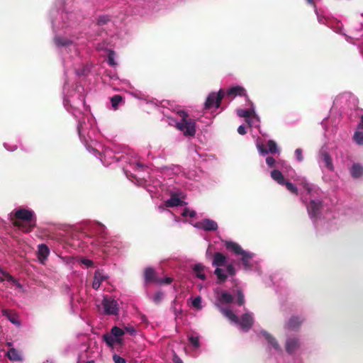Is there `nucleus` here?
Instances as JSON below:
<instances>
[{
    "label": "nucleus",
    "mask_w": 363,
    "mask_h": 363,
    "mask_svg": "<svg viewBox=\"0 0 363 363\" xmlns=\"http://www.w3.org/2000/svg\"><path fill=\"white\" fill-rule=\"evenodd\" d=\"M58 13L52 11V15ZM56 18L52 19V29L55 33L53 41L58 49H64L66 52L63 55L62 60L65 73L70 69H73L78 77L84 76L89 72L87 66L82 65L79 50L84 45V42L79 41V38L74 33L73 26L76 23V14L68 11H62L57 13Z\"/></svg>",
    "instance_id": "obj_1"
},
{
    "label": "nucleus",
    "mask_w": 363,
    "mask_h": 363,
    "mask_svg": "<svg viewBox=\"0 0 363 363\" xmlns=\"http://www.w3.org/2000/svg\"><path fill=\"white\" fill-rule=\"evenodd\" d=\"M215 296V305L219 308L223 315L232 323L237 325L242 332H247L251 328L253 323V316L250 313H245L241 320H239L230 309L225 308L224 305L233 302L234 298L229 292L216 288L213 290Z\"/></svg>",
    "instance_id": "obj_2"
},
{
    "label": "nucleus",
    "mask_w": 363,
    "mask_h": 363,
    "mask_svg": "<svg viewBox=\"0 0 363 363\" xmlns=\"http://www.w3.org/2000/svg\"><path fill=\"white\" fill-rule=\"evenodd\" d=\"M83 88L77 86L75 89H71L69 84L66 82L63 87V104L66 110L74 117L80 113V108L84 105V97L81 91Z\"/></svg>",
    "instance_id": "obj_3"
},
{
    "label": "nucleus",
    "mask_w": 363,
    "mask_h": 363,
    "mask_svg": "<svg viewBox=\"0 0 363 363\" xmlns=\"http://www.w3.org/2000/svg\"><path fill=\"white\" fill-rule=\"evenodd\" d=\"M225 246L241 261L245 271H259L260 266L259 262L255 259V254L243 250L239 244L233 241H225Z\"/></svg>",
    "instance_id": "obj_4"
},
{
    "label": "nucleus",
    "mask_w": 363,
    "mask_h": 363,
    "mask_svg": "<svg viewBox=\"0 0 363 363\" xmlns=\"http://www.w3.org/2000/svg\"><path fill=\"white\" fill-rule=\"evenodd\" d=\"M10 216L17 220H13V224L23 232H30L35 225V213L32 210L19 208L13 211Z\"/></svg>",
    "instance_id": "obj_5"
},
{
    "label": "nucleus",
    "mask_w": 363,
    "mask_h": 363,
    "mask_svg": "<svg viewBox=\"0 0 363 363\" xmlns=\"http://www.w3.org/2000/svg\"><path fill=\"white\" fill-rule=\"evenodd\" d=\"M301 200L306 204L308 216L315 224H318L322 220L330 219L331 213L328 212V208L324 206L320 201L311 199L308 203L307 199L303 194L301 196Z\"/></svg>",
    "instance_id": "obj_6"
},
{
    "label": "nucleus",
    "mask_w": 363,
    "mask_h": 363,
    "mask_svg": "<svg viewBox=\"0 0 363 363\" xmlns=\"http://www.w3.org/2000/svg\"><path fill=\"white\" fill-rule=\"evenodd\" d=\"M177 114L179 116L180 121H178L172 117H167V121L171 125H175L177 129L181 130L186 136H193L196 133V121L190 118L186 112L183 110L178 111Z\"/></svg>",
    "instance_id": "obj_7"
},
{
    "label": "nucleus",
    "mask_w": 363,
    "mask_h": 363,
    "mask_svg": "<svg viewBox=\"0 0 363 363\" xmlns=\"http://www.w3.org/2000/svg\"><path fill=\"white\" fill-rule=\"evenodd\" d=\"M77 131L80 140L84 143L86 147H91L88 144L89 140L92 141V135L96 132V122L91 115L84 116L82 119L79 120Z\"/></svg>",
    "instance_id": "obj_8"
},
{
    "label": "nucleus",
    "mask_w": 363,
    "mask_h": 363,
    "mask_svg": "<svg viewBox=\"0 0 363 363\" xmlns=\"http://www.w3.org/2000/svg\"><path fill=\"white\" fill-rule=\"evenodd\" d=\"M123 329L114 326L111 329L110 333L103 335L102 339L111 350L114 351L117 347H121L123 345Z\"/></svg>",
    "instance_id": "obj_9"
},
{
    "label": "nucleus",
    "mask_w": 363,
    "mask_h": 363,
    "mask_svg": "<svg viewBox=\"0 0 363 363\" xmlns=\"http://www.w3.org/2000/svg\"><path fill=\"white\" fill-rule=\"evenodd\" d=\"M251 107L247 109H238L237 114L240 118H245V121L248 125L252 128H259L260 124V119L255 112V108L252 103Z\"/></svg>",
    "instance_id": "obj_10"
},
{
    "label": "nucleus",
    "mask_w": 363,
    "mask_h": 363,
    "mask_svg": "<svg viewBox=\"0 0 363 363\" xmlns=\"http://www.w3.org/2000/svg\"><path fill=\"white\" fill-rule=\"evenodd\" d=\"M87 150L92 152L96 157H99L101 162L106 166L118 160L113 151L108 147H103L102 153L100 152L99 150L92 146L87 147Z\"/></svg>",
    "instance_id": "obj_11"
},
{
    "label": "nucleus",
    "mask_w": 363,
    "mask_h": 363,
    "mask_svg": "<svg viewBox=\"0 0 363 363\" xmlns=\"http://www.w3.org/2000/svg\"><path fill=\"white\" fill-rule=\"evenodd\" d=\"M223 96L224 92L222 90H220L218 93H211L206 100L204 109L211 112L214 111L220 106V101Z\"/></svg>",
    "instance_id": "obj_12"
},
{
    "label": "nucleus",
    "mask_w": 363,
    "mask_h": 363,
    "mask_svg": "<svg viewBox=\"0 0 363 363\" xmlns=\"http://www.w3.org/2000/svg\"><path fill=\"white\" fill-rule=\"evenodd\" d=\"M318 162L321 169L325 168L329 171L334 170L333 160L329 155L326 147L323 146L320 148L318 157Z\"/></svg>",
    "instance_id": "obj_13"
},
{
    "label": "nucleus",
    "mask_w": 363,
    "mask_h": 363,
    "mask_svg": "<svg viewBox=\"0 0 363 363\" xmlns=\"http://www.w3.org/2000/svg\"><path fill=\"white\" fill-rule=\"evenodd\" d=\"M260 335L266 340L267 342V350L272 354L277 355L281 353V347L273 336L264 330H262Z\"/></svg>",
    "instance_id": "obj_14"
},
{
    "label": "nucleus",
    "mask_w": 363,
    "mask_h": 363,
    "mask_svg": "<svg viewBox=\"0 0 363 363\" xmlns=\"http://www.w3.org/2000/svg\"><path fill=\"white\" fill-rule=\"evenodd\" d=\"M293 178L299 186H303L306 195L310 196V197H313L319 194V188L312 184L308 183L305 177L296 176Z\"/></svg>",
    "instance_id": "obj_15"
},
{
    "label": "nucleus",
    "mask_w": 363,
    "mask_h": 363,
    "mask_svg": "<svg viewBox=\"0 0 363 363\" xmlns=\"http://www.w3.org/2000/svg\"><path fill=\"white\" fill-rule=\"evenodd\" d=\"M214 274L217 277V283H223L226 279L235 274V269L232 264H227L225 268H216Z\"/></svg>",
    "instance_id": "obj_16"
},
{
    "label": "nucleus",
    "mask_w": 363,
    "mask_h": 363,
    "mask_svg": "<svg viewBox=\"0 0 363 363\" xmlns=\"http://www.w3.org/2000/svg\"><path fill=\"white\" fill-rule=\"evenodd\" d=\"M102 306L104 313L106 315H116L119 310L118 302L111 297L104 296Z\"/></svg>",
    "instance_id": "obj_17"
},
{
    "label": "nucleus",
    "mask_w": 363,
    "mask_h": 363,
    "mask_svg": "<svg viewBox=\"0 0 363 363\" xmlns=\"http://www.w3.org/2000/svg\"><path fill=\"white\" fill-rule=\"evenodd\" d=\"M266 163L269 166V167H280L282 172L285 174H287L288 176H292L291 174H290V172L294 173L292 168L290 166H289L285 162H276L274 158L271 157H267L266 158Z\"/></svg>",
    "instance_id": "obj_18"
},
{
    "label": "nucleus",
    "mask_w": 363,
    "mask_h": 363,
    "mask_svg": "<svg viewBox=\"0 0 363 363\" xmlns=\"http://www.w3.org/2000/svg\"><path fill=\"white\" fill-rule=\"evenodd\" d=\"M301 342L296 337H288L286 340L285 348L286 352L290 354H296L300 349Z\"/></svg>",
    "instance_id": "obj_19"
},
{
    "label": "nucleus",
    "mask_w": 363,
    "mask_h": 363,
    "mask_svg": "<svg viewBox=\"0 0 363 363\" xmlns=\"http://www.w3.org/2000/svg\"><path fill=\"white\" fill-rule=\"evenodd\" d=\"M192 272L195 277L202 281L206 280L208 274L210 273L208 269L201 263L194 264Z\"/></svg>",
    "instance_id": "obj_20"
},
{
    "label": "nucleus",
    "mask_w": 363,
    "mask_h": 363,
    "mask_svg": "<svg viewBox=\"0 0 363 363\" xmlns=\"http://www.w3.org/2000/svg\"><path fill=\"white\" fill-rule=\"evenodd\" d=\"M267 145H268V150H266L264 148L263 145L259 142V140H257L256 142L257 148L261 155H266L269 152L272 153V154H275V153L279 152V150L277 147V145L274 140H269Z\"/></svg>",
    "instance_id": "obj_21"
},
{
    "label": "nucleus",
    "mask_w": 363,
    "mask_h": 363,
    "mask_svg": "<svg viewBox=\"0 0 363 363\" xmlns=\"http://www.w3.org/2000/svg\"><path fill=\"white\" fill-rule=\"evenodd\" d=\"M1 314L16 327L20 328L21 326L18 314L15 311L4 308L1 310Z\"/></svg>",
    "instance_id": "obj_22"
},
{
    "label": "nucleus",
    "mask_w": 363,
    "mask_h": 363,
    "mask_svg": "<svg viewBox=\"0 0 363 363\" xmlns=\"http://www.w3.org/2000/svg\"><path fill=\"white\" fill-rule=\"evenodd\" d=\"M194 226L206 231L216 230L218 228L216 222L211 219H203L199 221L194 225Z\"/></svg>",
    "instance_id": "obj_23"
},
{
    "label": "nucleus",
    "mask_w": 363,
    "mask_h": 363,
    "mask_svg": "<svg viewBox=\"0 0 363 363\" xmlns=\"http://www.w3.org/2000/svg\"><path fill=\"white\" fill-rule=\"evenodd\" d=\"M303 319L298 316H292L286 323L284 328L286 330H296L298 329Z\"/></svg>",
    "instance_id": "obj_24"
},
{
    "label": "nucleus",
    "mask_w": 363,
    "mask_h": 363,
    "mask_svg": "<svg viewBox=\"0 0 363 363\" xmlns=\"http://www.w3.org/2000/svg\"><path fill=\"white\" fill-rule=\"evenodd\" d=\"M106 279H107V276L106 274H104L102 271L96 270L94 273V281L92 283L93 289H94L95 290H97L100 287L101 284L104 281L106 280Z\"/></svg>",
    "instance_id": "obj_25"
},
{
    "label": "nucleus",
    "mask_w": 363,
    "mask_h": 363,
    "mask_svg": "<svg viewBox=\"0 0 363 363\" xmlns=\"http://www.w3.org/2000/svg\"><path fill=\"white\" fill-rule=\"evenodd\" d=\"M50 254V250L45 244L38 245V258L40 263L44 264Z\"/></svg>",
    "instance_id": "obj_26"
},
{
    "label": "nucleus",
    "mask_w": 363,
    "mask_h": 363,
    "mask_svg": "<svg viewBox=\"0 0 363 363\" xmlns=\"http://www.w3.org/2000/svg\"><path fill=\"white\" fill-rule=\"evenodd\" d=\"M227 259L225 255H223L220 252H216L213 255V259L212 261V265L216 267V268L219 267L221 268V267L225 266L226 264Z\"/></svg>",
    "instance_id": "obj_27"
},
{
    "label": "nucleus",
    "mask_w": 363,
    "mask_h": 363,
    "mask_svg": "<svg viewBox=\"0 0 363 363\" xmlns=\"http://www.w3.org/2000/svg\"><path fill=\"white\" fill-rule=\"evenodd\" d=\"M315 13L317 15L318 21L319 23L326 24L328 26L333 28L334 31L336 32V33H341V29H342V24L341 23H337L336 27H333L329 23V22L325 18V17H323V16L320 15V13H318V10L316 9L315 7Z\"/></svg>",
    "instance_id": "obj_28"
},
{
    "label": "nucleus",
    "mask_w": 363,
    "mask_h": 363,
    "mask_svg": "<svg viewBox=\"0 0 363 363\" xmlns=\"http://www.w3.org/2000/svg\"><path fill=\"white\" fill-rule=\"evenodd\" d=\"M7 357L11 361L21 362L23 357L21 352L13 347H11L6 352Z\"/></svg>",
    "instance_id": "obj_29"
},
{
    "label": "nucleus",
    "mask_w": 363,
    "mask_h": 363,
    "mask_svg": "<svg viewBox=\"0 0 363 363\" xmlns=\"http://www.w3.org/2000/svg\"><path fill=\"white\" fill-rule=\"evenodd\" d=\"M246 96V91L245 89L240 86H235L232 88H230L227 92L226 96Z\"/></svg>",
    "instance_id": "obj_30"
},
{
    "label": "nucleus",
    "mask_w": 363,
    "mask_h": 363,
    "mask_svg": "<svg viewBox=\"0 0 363 363\" xmlns=\"http://www.w3.org/2000/svg\"><path fill=\"white\" fill-rule=\"evenodd\" d=\"M144 279L145 284L149 282H157V279L155 277V271L152 268H146L144 272Z\"/></svg>",
    "instance_id": "obj_31"
},
{
    "label": "nucleus",
    "mask_w": 363,
    "mask_h": 363,
    "mask_svg": "<svg viewBox=\"0 0 363 363\" xmlns=\"http://www.w3.org/2000/svg\"><path fill=\"white\" fill-rule=\"evenodd\" d=\"M185 203L179 198L177 197L174 195H172L171 198L165 201L166 207H175V206H182Z\"/></svg>",
    "instance_id": "obj_32"
},
{
    "label": "nucleus",
    "mask_w": 363,
    "mask_h": 363,
    "mask_svg": "<svg viewBox=\"0 0 363 363\" xmlns=\"http://www.w3.org/2000/svg\"><path fill=\"white\" fill-rule=\"evenodd\" d=\"M350 174L354 178H359L363 175V166L359 163L354 164L350 168Z\"/></svg>",
    "instance_id": "obj_33"
},
{
    "label": "nucleus",
    "mask_w": 363,
    "mask_h": 363,
    "mask_svg": "<svg viewBox=\"0 0 363 363\" xmlns=\"http://www.w3.org/2000/svg\"><path fill=\"white\" fill-rule=\"evenodd\" d=\"M271 177L279 184L284 185L285 184V179L284 178L283 174L279 170L274 169L273 171H272Z\"/></svg>",
    "instance_id": "obj_34"
},
{
    "label": "nucleus",
    "mask_w": 363,
    "mask_h": 363,
    "mask_svg": "<svg viewBox=\"0 0 363 363\" xmlns=\"http://www.w3.org/2000/svg\"><path fill=\"white\" fill-rule=\"evenodd\" d=\"M188 340L193 347L194 350H197L200 347L199 337L195 334H190L188 335Z\"/></svg>",
    "instance_id": "obj_35"
},
{
    "label": "nucleus",
    "mask_w": 363,
    "mask_h": 363,
    "mask_svg": "<svg viewBox=\"0 0 363 363\" xmlns=\"http://www.w3.org/2000/svg\"><path fill=\"white\" fill-rule=\"evenodd\" d=\"M191 305L194 308L198 311L202 309L203 306L201 297L200 296H198L194 298H191Z\"/></svg>",
    "instance_id": "obj_36"
},
{
    "label": "nucleus",
    "mask_w": 363,
    "mask_h": 363,
    "mask_svg": "<svg viewBox=\"0 0 363 363\" xmlns=\"http://www.w3.org/2000/svg\"><path fill=\"white\" fill-rule=\"evenodd\" d=\"M123 98L119 95H115L111 99V103L112 108L116 110L118 108V105L122 102Z\"/></svg>",
    "instance_id": "obj_37"
},
{
    "label": "nucleus",
    "mask_w": 363,
    "mask_h": 363,
    "mask_svg": "<svg viewBox=\"0 0 363 363\" xmlns=\"http://www.w3.org/2000/svg\"><path fill=\"white\" fill-rule=\"evenodd\" d=\"M354 141L359 145H363V132L357 130L353 135Z\"/></svg>",
    "instance_id": "obj_38"
},
{
    "label": "nucleus",
    "mask_w": 363,
    "mask_h": 363,
    "mask_svg": "<svg viewBox=\"0 0 363 363\" xmlns=\"http://www.w3.org/2000/svg\"><path fill=\"white\" fill-rule=\"evenodd\" d=\"M164 294L162 291H157L152 296H150V298L156 304H159L164 298Z\"/></svg>",
    "instance_id": "obj_39"
},
{
    "label": "nucleus",
    "mask_w": 363,
    "mask_h": 363,
    "mask_svg": "<svg viewBox=\"0 0 363 363\" xmlns=\"http://www.w3.org/2000/svg\"><path fill=\"white\" fill-rule=\"evenodd\" d=\"M111 21V18L107 15L99 16L97 18V24L99 26H104Z\"/></svg>",
    "instance_id": "obj_40"
},
{
    "label": "nucleus",
    "mask_w": 363,
    "mask_h": 363,
    "mask_svg": "<svg viewBox=\"0 0 363 363\" xmlns=\"http://www.w3.org/2000/svg\"><path fill=\"white\" fill-rule=\"evenodd\" d=\"M181 214L183 217H190L194 218L196 216V211L189 208H184Z\"/></svg>",
    "instance_id": "obj_41"
},
{
    "label": "nucleus",
    "mask_w": 363,
    "mask_h": 363,
    "mask_svg": "<svg viewBox=\"0 0 363 363\" xmlns=\"http://www.w3.org/2000/svg\"><path fill=\"white\" fill-rule=\"evenodd\" d=\"M284 185L286 186V188L290 192H291V193H293V194H294L296 195L298 194V189L292 183L285 181V184Z\"/></svg>",
    "instance_id": "obj_42"
},
{
    "label": "nucleus",
    "mask_w": 363,
    "mask_h": 363,
    "mask_svg": "<svg viewBox=\"0 0 363 363\" xmlns=\"http://www.w3.org/2000/svg\"><path fill=\"white\" fill-rule=\"evenodd\" d=\"M3 275L5 277V279L9 281L17 286L18 287H21V285L10 274L6 273L4 272H1Z\"/></svg>",
    "instance_id": "obj_43"
},
{
    "label": "nucleus",
    "mask_w": 363,
    "mask_h": 363,
    "mask_svg": "<svg viewBox=\"0 0 363 363\" xmlns=\"http://www.w3.org/2000/svg\"><path fill=\"white\" fill-rule=\"evenodd\" d=\"M108 62L111 66H115L116 62L115 61V52L113 50H109L108 54Z\"/></svg>",
    "instance_id": "obj_44"
},
{
    "label": "nucleus",
    "mask_w": 363,
    "mask_h": 363,
    "mask_svg": "<svg viewBox=\"0 0 363 363\" xmlns=\"http://www.w3.org/2000/svg\"><path fill=\"white\" fill-rule=\"evenodd\" d=\"M237 296H238L237 303L239 306L243 305L245 303V298H244L243 294L240 291H238L237 293Z\"/></svg>",
    "instance_id": "obj_45"
},
{
    "label": "nucleus",
    "mask_w": 363,
    "mask_h": 363,
    "mask_svg": "<svg viewBox=\"0 0 363 363\" xmlns=\"http://www.w3.org/2000/svg\"><path fill=\"white\" fill-rule=\"evenodd\" d=\"M123 330H124V333L126 332V333H129L131 335H134L136 333L135 329L134 328V327H133L131 325L125 326Z\"/></svg>",
    "instance_id": "obj_46"
},
{
    "label": "nucleus",
    "mask_w": 363,
    "mask_h": 363,
    "mask_svg": "<svg viewBox=\"0 0 363 363\" xmlns=\"http://www.w3.org/2000/svg\"><path fill=\"white\" fill-rule=\"evenodd\" d=\"M295 155L298 162H301L303 160L302 150L300 148H298L295 150Z\"/></svg>",
    "instance_id": "obj_47"
},
{
    "label": "nucleus",
    "mask_w": 363,
    "mask_h": 363,
    "mask_svg": "<svg viewBox=\"0 0 363 363\" xmlns=\"http://www.w3.org/2000/svg\"><path fill=\"white\" fill-rule=\"evenodd\" d=\"M79 262L86 266V267H91L92 265V261L86 258H82L79 260Z\"/></svg>",
    "instance_id": "obj_48"
},
{
    "label": "nucleus",
    "mask_w": 363,
    "mask_h": 363,
    "mask_svg": "<svg viewBox=\"0 0 363 363\" xmlns=\"http://www.w3.org/2000/svg\"><path fill=\"white\" fill-rule=\"evenodd\" d=\"M113 359L114 363H126V361L124 358H123L117 354H113Z\"/></svg>",
    "instance_id": "obj_49"
},
{
    "label": "nucleus",
    "mask_w": 363,
    "mask_h": 363,
    "mask_svg": "<svg viewBox=\"0 0 363 363\" xmlns=\"http://www.w3.org/2000/svg\"><path fill=\"white\" fill-rule=\"evenodd\" d=\"M172 279L171 278H165L164 279H157V284H169L172 282Z\"/></svg>",
    "instance_id": "obj_50"
},
{
    "label": "nucleus",
    "mask_w": 363,
    "mask_h": 363,
    "mask_svg": "<svg viewBox=\"0 0 363 363\" xmlns=\"http://www.w3.org/2000/svg\"><path fill=\"white\" fill-rule=\"evenodd\" d=\"M4 147H5L7 150L11 151V152L14 151L15 150H16V149H17V145H12V146H9V144H8V143H5L4 144Z\"/></svg>",
    "instance_id": "obj_51"
},
{
    "label": "nucleus",
    "mask_w": 363,
    "mask_h": 363,
    "mask_svg": "<svg viewBox=\"0 0 363 363\" xmlns=\"http://www.w3.org/2000/svg\"><path fill=\"white\" fill-rule=\"evenodd\" d=\"M238 132L240 135H245L246 133V127L244 125H241L238 128Z\"/></svg>",
    "instance_id": "obj_52"
},
{
    "label": "nucleus",
    "mask_w": 363,
    "mask_h": 363,
    "mask_svg": "<svg viewBox=\"0 0 363 363\" xmlns=\"http://www.w3.org/2000/svg\"><path fill=\"white\" fill-rule=\"evenodd\" d=\"M130 1L135 4L144 5L147 0H130Z\"/></svg>",
    "instance_id": "obj_53"
},
{
    "label": "nucleus",
    "mask_w": 363,
    "mask_h": 363,
    "mask_svg": "<svg viewBox=\"0 0 363 363\" xmlns=\"http://www.w3.org/2000/svg\"><path fill=\"white\" fill-rule=\"evenodd\" d=\"M174 363H183L182 360L177 355L173 358Z\"/></svg>",
    "instance_id": "obj_54"
},
{
    "label": "nucleus",
    "mask_w": 363,
    "mask_h": 363,
    "mask_svg": "<svg viewBox=\"0 0 363 363\" xmlns=\"http://www.w3.org/2000/svg\"><path fill=\"white\" fill-rule=\"evenodd\" d=\"M357 128L359 129H363V115L361 117L360 122L359 123Z\"/></svg>",
    "instance_id": "obj_55"
},
{
    "label": "nucleus",
    "mask_w": 363,
    "mask_h": 363,
    "mask_svg": "<svg viewBox=\"0 0 363 363\" xmlns=\"http://www.w3.org/2000/svg\"><path fill=\"white\" fill-rule=\"evenodd\" d=\"M134 165H135V167H138V168H140V167H143V166H142L140 163H138V162L135 163Z\"/></svg>",
    "instance_id": "obj_56"
},
{
    "label": "nucleus",
    "mask_w": 363,
    "mask_h": 363,
    "mask_svg": "<svg viewBox=\"0 0 363 363\" xmlns=\"http://www.w3.org/2000/svg\"><path fill=\"white\" fill-rule=\"evenodd\" d=\"M306 1L310 4H314V0H306Z\"/></svg>",
    "instance_id": "obj_57"
},
{
    "label": "nucleus",
    "mask_w": 363,
    "mask_h": 363,
    "mask_svg": "<svg viewBox=\"0 0 363 363\" xmlns=\"http://www.w3.org/2000/svg\"><path fill=\"white\" fill-rule=\"evenodd\" d=\"M210 254H211V252L210 251V247H208L207 251H206V255L208 256Z\"/></svg>",
    "instance_id": "obj_58"
},
{
    "label": "nucleus",
    "mask_w": 363,
    "mask_h": 363,
    "mask_svg": "<svg viewBox=\"0 0 363 363\" xmlns=\"http://www.w3.org/2000/svg\"><path fill=\"white\" fill-rule=\"evenodd\" d=\"M350 38L349 36H346V40H347L348 42H350V43H354V42H352V41L350 40H349Z\"/></svg>",
    "instance_id": "obj_59"
},
{
    "label": "nucleus",
    "mask_w": 363,
    "mask_h": 363,
    "mask_svg": "<svg viewBox=\"0 0 363 363\" xmlns=\"http://www.w3.org/2000/svg\"><path fill=\"white\" fill-rule=\"evenodd\" d=\"M7 344H8V345H9V347H11V346H12V343H11V342H8Z\"/></svg>",
    "instance_id": "obj_60"
},
{
    "label": "nucleus",
    "mask_w": 363,
    "mask_h": 363,
    "mask_svg": "<svg viewBox=\"0 0 363 363\" xmlns=\"http://www.w3.org/2000/svg\"><path fill=\"white\" fill-rule=\"evenodd\" d=\"M86 363H94L93 361H88Z\"/></svg>",
    "instance_id": "obj_61"
},
{
    "label": "nucleus",
    "mask_w": 363,
    "mask_h": 363,
    "mask_svg": "<svg viewBox=\"0 0 363 363\" xmlns=\"http://www.w3.org/2000/svg\"><path fill=\"white\" fill-rule=\"evenodd\" d=\"M79 1H80V0H75V2H76L77 4H78V3L79 2Z\"/></svg>",
    "instance_id": "obj_62"
},
{
    "label": "nucleus",
    "mask_w": 363,
    "mask_h": 363,
    "mask_svg": "<svg viewBox=\"0 0 363 363\" xmlns=\"http://www.w3.org/2000/svg\"><path fill=\"white\" fill-rule=\"evenodd\" d=\"M199 286V290H201V289H202V286H201V285H200V286Z\"/></svg>",
    "instance_id": "obj_63"
},
{
    "label": "nucleus",
    "mask_w": 363,
    "mask_h": 363,
    "mask_svg": "<svg viewBox=\"0 0 363 363\" xmlns=\"http://www.w3.org/2000/svg\"><path fill=\"white\" fill-rule=\"evenodd\" d=\"M44 363H50L48 360H47Z\"/></svg>",
    "instance_id": "obj_64"
}]
</instances>
